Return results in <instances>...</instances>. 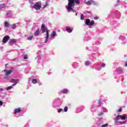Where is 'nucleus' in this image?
Wrapping results in <instances>:
<instances>
[{"label":"nucleus","mask_w":127,"mask_h":127,"mask_svg":"<svg viewBox=\"0 0 127 127\" xmlns=\"http://www.w3.org/2000/svg\"><path fill=\"white\" fill-rule=\"evenodd\" d=\"M68 6L67 7V10L68 11L72 9V6H75V3L76 4H80V0H68Z\"/></svg>","instance_id":"obj_1"},{"label":"nucleus","mask_w":127,"mask_h":127,"mask_svg":"<svg viewBox=\"0 0 127 127\" xmlns=\"http://www.w3.org/2000/svg\"><path fill=\"white\" fill-rule=\"evenodd\" d=\"M41 29L42 30V33L46 32L45 42H47L48 39H49V32L48 31V28L45 26V24L43 23L42 24Z\"/></svg>","instance_id":"obj_2"},{"label":"nucleus","mask_w":127,"mask_h":127,"mask_svg":"<svg viewBox=\"0 0 127 127\" xmlns=\"http://www.w3.org/2000/svg\"><path fill=\"white\" fill-rule=\"evenodd\" d=\"M127 115L123 114V115H118L117 117L115 118V122H117L119 121V119H121V120H123V121H125L127 120Z\"/></svg>","instance_id":"obj_3"},{"label":"nucleus","mask_w":127,"mask_h":127,"mask_svg":"<svg viewBox=\"0 0 127 127\" xmlns=\"http://www.w3.org/2000/svg\"><path fill=\"white\" fill-rule=\"evenodd\" d=\"M12 71H13L12 69H4V72L5 73V76L4 77L5 79H9V75L11 74Z\"/></svg>","instance_id":"obj_4"},{"label":"nucleus","mask_w":127,"mask_h":127,"mask_svg":"<svg viewBox=\"0 0 127 127\" xmlns=\"http://www.w3.org/2000/svg\"><path fill=\"white\" fill-rule=\"evenodd\" d=\"M33 7L36 10H39L41 8V1H38L34 5Z\"/></svg>","instance_id":"obj_5"},{"label":"nucleus","mask_w":127,"mask_h":127,"mask_svg":"<svg viewBox=\"0 0 127 127\" xmlns=\"http://www.w3.org/2000/svg\"><path fill=\"white\" fill-rule=\"evenodd\" d=\"M9 39V37L8 36H5L2 40L3 43H6L8 40Z\"/></svg>","instance_id":"obj_6"},{"label":"nucleus","mask_w":127,"mask_h":127,"mask_svg":"<svg viewBox=\"0 0 127 127\" xmlns=\"http://www.w3.org/2000/svg\"><path fill=\"white\" fill-rule=\"evenodd\" d=\"M21 112V109L20 108H16L14 109V114H16Z\"/></svg>","instance_id":"obj_7"},{"label":"nucleus","mask_w":127,"mask_h":127,"mask_svg":"<svg viewBox=\"0 0 127 127\" xmlns=\"http://www.w3.org/2000/svg\"><path fill=\"white\" fill-rule=\"evenodd\" d=\"M10 82H11V83H13V82H14V83H17L18 82H19V79H11L10 80Z\"/></svg>","instance_id":"obj_8"},{"label":"nucleus","mask_w":127,"mask_h":127,"mask_svg":"<svg viewBox=\"0 0 127 127\" xmlns=\"http://www.w3.org/2000/svg\"><path fill=\"white\" fill-rule=\"evenodd\" d=\"M40 32V29L38 28L36 30V31L35 32V35L36 36H38L39 35V33Z\"/></svg>","instance_id":"obj_9"},{"label":"nucleus","mask_w":127,"mask_h":127,"mask_svg":"<svg viewBox=\"0 0 127 127\" xmlns=\"http://www.w3.org/2000/svg\"><path fill=\"white\" fill-rule=\"evenodd\" d=\"M4 26H5V27L8 28L9 26H10V25L9 24V23H8V22H7V21H5L4 22Z\"/></svg>","instance_id":"obj_10"},{"label":"nucleus","mask_w":127,"mask_h":127,"mask_svg":"<svg viewBox=\"0 0 127 127\" xmlns=\"http://www.w3.org/2000/svg\"><path fill=\"white\" fill-rule=\"evenodd\" d=\"M90 1L88 0L86 2V4H87V5H91V4H92V2H94V0H90Z\"/></svg>","instance_id":"obj_11"},{"label":"nucleus","mask_w":127,"mask_h":127,"mask_svg":"<svg viewBox=\"0 0 127 127\" xmlns=\"http://www.w3.org/2000/svg\"><path fill=\"white\" fill-rule=\"evenodd\" d=\"M66 31L68 33H71L72 32V31H73V30L72 29L70 28H66Z\"/></svg>","instance_id":"obj_12"},{"label":"nucleus","mask_w":127,"mask_h":127,"mask_svg":"<svg viewBox=\"0 0 127 127\" xmlns=\"http://www.w3.org/2000/svg\"><path fill=\"white\" fill-rule=\"evenodd\" d=\"M90 19H86L85 20V24L86 25H89L90 24Z\"/></svg>","instance_id":"obj_13"},{"label":"nucleus","mask_w":127,"mask_h":127,"mask_svg":"<svg viewBox=\"0 0 127 127\" xmlns=\"http://www.w3.org/2000/svg\"><path fill=\"white\" fill-rule=\"evenodd\" d=\"M94 24H95V21L94 20H92L90 23H89V26H93Z\"/></svg>","instance_id":"obj_14"},{"label":"nucleus","mask_w":127,"mask_h":127,"mask_svg":"<svg viewBox=\"0 0 127 127\" xmlns=\"http://www.w3.org/2000/svg\"><path fill=\"white\" fill-rule=\"evenodd\" d=\"M16 41H15V40L12 39L9 42L8 44H10L11 43H16Z\"/></svg>","instance_id":"obj_15"},{"label":"nucleus","mask_w":127,"mask_h":127,"mask_svg":"<svg viewBox=\"0 0 127 127\" xmlns=\"http://www.w3.org/2000/svg\"><path fill=\"white\" fill-rule=\"evenodd\" d=\"M55 36H56V32L55 31H53L52 33V37H54Z\"/></svg>","instance_id":"obj_16"},{"label":"nucleus","mask_w":127,"mask_h":127,"mask_svg":"<svg viewBox=\"0 0 127 127\" xmlns=\"http://www.w3.org/2000/svg\"><path fill=\"white\" fill-rule=\"evenodd\" d=\"M68 92V90L67 89H64L62 90V92L63 94H67V92Z\"/></svg>","instance_id":"obj_17"},{"label":"nucleus","mask_w":127,"mask_h":127,"mask_svg":"<svg viewBox=\"0 0 127 127\" xmlns=\"http://www.w3.org/2000/svg\"><path fill=\"white\" fill-rule=\"evenodd\" d=\"M32 83H33V84H37V80H36V79H32Z\"/></svg>","instance_id":"obj_18"},{"label":"nucleus","mask_w":127,"mask_h":127,"mask_svg":"<svg viewBox=\"0 0 127 127\" xmlns=\"http://www.w3.org/2000/svg\"><path fill=\"white\" fill-rule=\"evenodd\" d=\"M5 6V5L3 3L0 4V9H1V8H3Z\"/></svg>","instance_id":"obj_19"},{"label":"nucleus","mask_w":127,"mask_h":127,"mask_svg":"<svg viewBox=\"0 0 127 127\" xmlns=\"http://www.w3.org/2000/svg\"><path fill=\"white\" fill-rule=\"evenodd\" d=\"M64 112H65V113L68 112V107L65 106L64 109Z\"/></svg>","instance_id":"obj_20"},{"label":"nucleus","mask_w":127,"mask_h":127,"mask_svg":"<svg viewBox=\"0 0 127 127\" xmlns=\"http://www.w3.org/2000/svg\"><path fill=\"white\" fill-rule=\"evenodd\" d=\"M47 6H48V2L47 1L46 2L45 5H44L43 8H45Z\"/></svg>","instance_id":"obj_21"},{"label":"nucleus","mask_w":127,"mask_h":127,"mask_svg":"<svg viewBox=\"0 0 127 127\" xmlns=\"http://www.w3.org/2000/svg\"><path fill=\"white\" fill-rule=\"evenodd\" d=\"M29 0V2L30 3V4H31V5H32V4H33V1L34 0Z\"/></svg>","instance_id":"obj_22"},{"label":"nucleus","mask_w":127,"mask_h":127,"mask_svg":"<svg viewBox=\"0 0 127 127\" xmlns=\"http://www.w3.org/2000/svg\"><path fill=\"white\" fill-rule=\"evenodd\" d=\"M80 19H81V20H83V19H84V14H81L80 15Z\"/></svg>","instance_id":"obj_23"},{"label":"nucleus","mask_w":127,"mask_h":127,"mask_svg":"<svg viewBox=\"0 0 127 127\" xmlns=\"http://www.w3.org/2000/svg\"><path fill=\"white\" fill-rule=\"evenodd\" d=\"M16 28V25H15V24H13L12 26V29H15Z\"/></svg>","instance_id":"obj_24"},{"label":"nucleus","mask_w":127,"mask_h":127,"mask_svg":"<svg viewBox=\"0 0 127 127\" xmlns=\"http://www.w3.org/2000/svg\"><path fill=\"white\" fill-rule=\"evenodd\" d=\"M85 65H86V66H89V65H90V63H89V62L88 61L86 62L85 63Z\"/></svg>","instance_id":"obj_25"},{"label":"nucleus","mask_w":127,"mask_h":127,"mask_svg":"<svg viewBox=\"0 0 127 127\" xmlns=\"http://www.w3.org/2000/svg\"><path fill=\"white\" fill-rule=\"evenodd\" d=\"M12 88V86H10L7 87V91H9V90H10Z\"/></svg>","instance_id":"obj_26"},{"label":"nucleus","mask_w":127,"mask_h":127,"mask_svg":"<svg viewBox=\"0 0 127 127\" xmlns=\"http://www.w3.org/2000/svg\"><path fill=\"white\" fill-rule=\"evenodd\" d=\"M33 38V36H30L28 38V40H31Z\"/></svg>","instance_id":"obj_27"},{"label":"nucleus","mask_w":127,"mask_h":127,"mask_svg":"<svg viewBox=\"0 0 127 127\" xmlns=\"http://www.w3.org/2000/svg\"><path fill=\"white\" fill-rule=\"evenodd\" d=\"M62 111H63V109H60L58 110V113H61V112H62Z\"/></svg>","instance_id":"obj_28"},{"label":"nucleus","mask_w":127,"mask_h":127,"mask_svg":"<svg viewBox=\"0 0 127 127\" xmlns=\"http://www.w3.org/2000/svg\"><path fill=\"white\" fill-rule=\"evenodd\" d=\"M122 111H123V109H122V108H121L118 110H117V112L121 113V112H122Z\"/></svg>","instance_id":"obj_29"},{"label":"nucleus","mask_w":127,"mask_h":127,"mask_svg":"<svg viewBox=\"0 0 127 127\" xmlns=\"http://www.w3.org/2000/svg\"><path fill=\"white\" fill-rule=\"evenodd\" d=\"M108 127V124H105L101 126V127Z\"/></svg>","instance_id":"obj_30"},{"label":"nucleus","mask_w":127,"mask_h":127,"mask_svg":"<svg viewBox=\"0 0 127 127\" xmlns=\"http://www.w3.org/2000/svg\"><path fill=\"white\" fill-rule=\"evenodd\" d=\"M94 19H95V20H98V19H99V17H98V16H95V17H94Z\"/></svg>","instance_id":"obj_31"},{"label":"nucleus","mask_w":127,"mask_h":127,"mask_svg":"<svg viewBox=\"0 0 127 127\" xmlns=\"http://www.w3.org/2000/svg\"><path fill=\"white\" fill-rule=\"evenodd\" d=\"M24 59H27V55H26L24 56Z\"/></svg>","instance_id":"obj_32"},{"label":"nucleus","mask_w":127,"mask_h":127,"mask_svg":"<svg viewBox=\"0 0 127 127\" xmlns=\"http://www.w3.org/2000/svg\"><path fill=\"white\" fill-rule=\"evenodd\" d=\"M3 104V102H2V101H0V106H2Z\"/></svg>","instance_id":"obj_33"},{"label":"nucleus","mask_w":127,"mask_h":127,"mask_svg":"<svg viewBox=\"0 0 127 127\" xmlns=\"http://www.w3.org/2000/svg\"><path fill=\"white\" fill-rule=\"evenodd\" d=\"M126 122H120V123L121 124V125H123L124 124H125Z\"/></svg>","instance_id":"obj_34"},{"label":"nucleus","mask_w":127,"mask_h":127,"mask_svg":"<svg viewBox=\"0 0 127 127\" xmlns=\"http://www.w3.org/2000/svg\"><path fill=\"white\" fill-rule=\"evenodd\" d=\"M105 66H106V64H105L104 63H103L102 64V67H105Z\"/></svg>","instance_id":"obj_35"},{"label":"nucleus","mask_w":127,"mask_h":127,"mask_svg":"<svg viewBox=\"0 0 127 127\" xmlns=\"http://www.w3.org/2000/svg\"><path fill=\"white\" fill-rule=\"evenodd\" d=\"M16 84H17V82H16L12 85V86H16Z\"/></svg>","instance_id":"obj_36"},{"label":"nucleus","mask_w":127,"mask_h":127,"mask_svg":"<svg viewBox=\"0 0 127 127\" xmlns=\"http://www.w3.org/2000/svg\"><path fill=\"white\" fill-rule=\"evenodd\" d=\"M70 10H72V11L73 12H76V10H74V9H70Z\"/></svg>","instance_id":"obj_37"},{"label":"nucleus","mask_w":127,"mask_h":127,"mask_svg":"<svg viewBox=\"0 0 127 127\" xmlns=\"http://www.w3.org/2000/svg\"><path fill=\"white\" fill-rule=\"evenodd\" d=\"M125 67H127V62L125 64Z\"/></svg>","instance_id":"obj_38"},{"label":"nucleus","mask_w":127,"mask_h":127,"mask_svg":"<svg viewBox=\"0 0 127 127\" xmlns=\"http://www.w3.org/2000/svg\"><path fill=\"white\" fill-rule=\"evenodd\" d=\"M3 91V89L2 88H0V92H2Z\"/></svg>","instance_id":"obj_39"},{"label":"nucleus","mask_w":127,"mask_h":127,"mask_svg":"<svg viewBox=\"0 0 127 127\" xmlns=\"http://www.w3.org/2000/svg\"><path fill=\"white\" fill-rule=\"evenodd\" d=\"M101 115H103V113H99V116H101Z\"/></svg>","instance_id":"obj_40"},{"label":"nucleus","mask_w":127,"mask_h":127,"mask_svg":"<svg viewBox=\"0 0 127 127\" xmlns=\"http://www.w3.org/2000/svg\"><path fill=\"white\" fill-rule=\"evenodd\" d=\"M123 71V69H120V71L122 72Z\"/></svg>","instance_id":"obj_41"},{"label":"nucleus","mask_w":127,"mask_h":127,"mask_svg":"<svg viewBox=\"0 0 127 127\" xmlns=\"http://www.w3.org/2000/svg\"><path fill=\"white\" fill-rule=\"evenodd\" d=\"M8 65V64H5V67H6V65Z\"/></svg>","instance_id":"obj_42"},{"label":"nucleus","mask_w":127,"mask_h":127,"mask_svg":"<svg viewBox=\"0 0 127 127\" xmlns=\"http://www.w3.org/2000/svg\"><path fill=\"white\" fill-rule=\"evenodd\" d=\"M77 13H76L75 14V15L77 16Z\"/></svg>","instance_id":"obj_43"}]
</instances>
